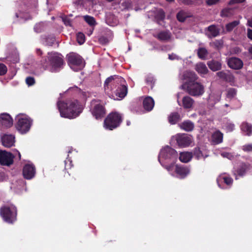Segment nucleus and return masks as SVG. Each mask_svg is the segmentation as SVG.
Wrapping results in <instances>:
<instances>
[{
    "mask_svg": "<svg viewBox=\"0 0 252 252\" xmlns=\"http://www.w3.org/2000/svg\"><path fill=\"white\" fill-rule=\"evenodd\" d=\"M217 75L218 76H220V72H217Z\"/></svg>",
    "mask_w": 252,
    "mask_h": 252,
    "instance_id": "obj_64",
    "label": "nucleus"
},
{
    "mask_svg": "<svg viewBox=\"0 0 252 252\" xmlns=\"http://www.w3.org/2000/svg\"><path fill=\"white\" fill-rule=\"evenodd\" d=\"M242 149L246 152H252V144H246L243 146Z\"/></svg>",
    "mask_w": 252,
    "mask_h": 252,
    "instance_id": "obj_49",
    "label": "nucleus"
},
{
    "mask_svg": "<svg viewBox=\"0 0 252 252\" xmlns=\"http://www.w3.org/2000/svg\"><path fill=\"white\" fill-rule=\"evenodd\" d=\"M180 127L187 131H190L193 129L194 126L193 123L191 121H186L181 124Z\"/></svg>",
    "mask_w": 252,
    "mask_h": 252,
    "instance_id": "obj_27",
    "label": "nucleus"
},
{
    "mask_svg": "<svg viewBox=\"0 0 252 252\" xmlns=\"http://www.w3.org/2000/svg\"><path fill=\"white\" fill-rule=\"evenodd\" d=\"M67 63L72 68L73 66H75L81 69L85 66L83 58L77 54H69L67 56Z\"/></svg>",
    "mask_w": 252,
    "mask_h": 252,
    "instance_id": "obj_10",
    "label": "nucleus"
},
{
    "mask_svg": "<svg viewBox=\"0 0 252 252\" xmlns=\"http://www.w3.org/2000/svg\"><path fill=\"white\" fill-rule=\"evenodd\" d=\"M193 157H195L197 159H200L201 158H204L206 156H204L201 150L199 147L195 148L192 152Z\"/></svg>",
    "mask_w": 252,
    "mask_h": 252,
    "instance_id": "obj_32",
    "label": "nucleus"
},
{
    "mask_svg": "<svg viewBox=\"0 0 252 252\" xmlns=\"http://www.w3.org/2000/svg\"><path fill=\"white\" fill-rule=\"evenodd\" d=\"M176 140L178 146L180 147H189L192 142V137L185 133L177 134Z\"/></svg>",
    "mask_w": 252,
    "mask_h": 252,
    "instance_id": "obj_12",
    "label": "nucleus"
},
{
    "mask_svg": "<svg viewBox=\"0 0 252 252\" xmlns=\"http://www.w3.org/2000/svg\"><path fill=\"white\" fill-rule=\"evenodd\" d=\"M83 93L81 89L76 86L68 89L67 93L73 95L74 98L67 99L65 101H59L57 102L58 108L62 117L73 119L80 115L82 112L83 107L77 98Z\"/></svg>",
    "mask_w": 252,
    "mask_h": 252,
    "instance_id": "obj_1",
    "label": "nucleus"
},
{
    "mask_svg": "<svg viewBox=\"0 0 252 252\" xmlns=\"http://www.w3.org/2000/svg\"><path fill=\"white\" fill-rule=\"evenodd\" d=\"M90 110L95 119H100L104 117L106 109L104 105L101 103L100 100L93 99L90 103Z\"/></svg>",
    "mask_w": 252,
    "mask_h": 252,
    "instance_id": "obj_7",
    "label": "nucleus"
},
{
    "mask_svg": "<svg viewBox=\"0 0 252 252\" xmlns=\"http://www.w3.org/2000/svg\"><path fill=\"white\" fill-rule=\"evenodd\" d=\"M235 9L231 8H226L221 10V16L229 17L234 14Z\"/></svg>",
    "mask_w": 252,
    "mask_h": 252,
    "instance_id": "obj_36",
    "label": "nucleus"
},
{
    "mask_svg": "<svg viewBox=\"0 0 252 252\" xmlns=\"http://www.w3.org/2000/svg\"><path fill=\"white\" fill-rule=\"evenodd\" d=\"M237 91L236 89L230 88L227 90L226 97L229 99L233 98L236 95Z\"/></svg>",
    "mask_w": 252,
    "mask_h": 252,
    "instance_id": "obj_40",
    "label": "nucleus"
},
{
    "mask_svg": "<svg viewBox=\"0 0 252 252\" xmlns=\"http://www.w3.org/2000/svg\"><path fill=\"white\" fill-rule=\"evenodd\" d=\"M56 41V38L54 36H48L45 38V42L48 46H52Z\"/></svg>",
    "mask_w": 252,
    "mask_h": 252,
    "instance_id": "obj_41",
    "label": "nucleus"
},
{
    "mask_svg": "<svg viewBox=\"0 0 252 252\" xmlns=\"http://www.w3.org/2000/svg\"><path fill=\"white\" fill-rule=\"evenodd\" d=\"M207 65L209 68L214 71L220 69V63L218 61L212 60L208 62Z\"/></svg>",
    "mask_w": 252,
    "mask_h": 252,
    "instance_id": "obj_28",
    "label": "nucleus"
},
{
    "mask_svg": "<svg viewBox=\"0 0 252 252\" xmlns=\"http://www.w3.org/2000/svg\"><path fill=\"white\" fill-rule=\"evenodd\" d=\"M7 72V67L6 65L3 63H0V76L4 75Z\"/></svg>",
    "mask_w": 252,
    "mask_h": 252,
    "instance_id": "obj_45",
    "label": "nucleus"
},
{
    "mask_svg": "<svg viewBox=\"0 0 252 252\" xmlns=\"http://www.w3.org/2000/svg\"><path fill=\"white\" fill-rule=\"evenodd\" d=\"M177 158V151L173 148L167 146L160 150L158 156V160L160 163L163 160L173 163L176 162Z\"/></svg>",
    "mask_w": 252,
    "mask_h": 252,
    "instance_id": "obj_6",
    "label": "nucleus"
},
{
    "mask_svg": "<svg viewBox=\"0 0 252 252\" xmlns=\"http://www.w3.org/2000/svg\"><path fill=\"white\" fill-rule=\"evenodd\" d=\"M77 40L79 44L80 45L83 44L85 41V36L84 34L81 32H79L77 35Z\"/></svg>",
    "mask_w": 252,
    "mask_h": 252,
    "instance_id": "obj_44",
    "label": "nucleus"
},
{
    "mask_svg": "<svg viewBox=\"0 0 252 252\" xmlns=\"http://www.w3.org/2000/svg\"><path fill=\"white\" fill-rule=\"evenodd\" d=\"M223 128L226 130V132H231L235 128V125L230 123L229 121H226V123H223Z\"/></svg>",
    "mask_w": 252,
    "mask_h": 252,
    "instance_id": "obj_37",
    "label": "nucleus"
},
{
    "mask_svg": "<svg viewBox=\"0 0 252 252\" xmlns=\"http://www.w3.org/2000/svg\"><path fill=\"white\" fill-rule=\"evenodd\" d=\"M126 124H127V126H130V121H127Z\"/></svg>",
    "mask_w": 252,
    "mask_h": 252,
    "instance_id": "obj_63",
    "label": "nucleus"
},
{
    "mask_svg": "<svg viewBox=\"0 0 252 252\" xmlns=\"http://www.w3.org/2000/svg\"><path fill=\"white\" fill-rule=\"evenodd\" d=\"M146 82L148 85H150L152 89L153 88L155 84V80L153 77L148 76L146 79Z\"/></svg>",
    "mask_w": 252,
    "mask_h": 252,
    "instance_id": "obj_47",
    "label": "nucleus"
},
{
    "mask_svg": "<svg viewBox=\"0 0 252 252\" xmlns=\"http://www.w3.org/2000/svg\"><path fill=\"white\" fill-rule=\"evenodd\" d=\"M122 5L124 9H127L131 5V3L129 0H125L122 3Z\"/></svg>",
    "mask_w": 252,
    "mask_h": 252,
    "instance_id": "obj_52",
    "label": "nucleus"
},
{
    "mask_svg": "<svg viewBox=\"0 0 252 252\" xmlns=\"http://www.w3.org/2000/svg\"><path fill=\"white\" fill-rule=\"evenodd\" d=\"M104 90L114 100L123 99L127 94V87L124 79L119 76H111L104 82Z\"/></svg>",
    "mask_w": 252,
    "mask_h": 252,
    "instance_id": "obj_2",
    "label": "nucleus"
},
{
    "mask_svg": "<svg viewBox=\"0 0 252 252\" xmlns=\"http://www.w3.org/2000/svg\"><path fill=\"white\" fill-rule=\"evenodd\" d=\"M63 22L66 26L72 27V20L69 18L68 16L63 15L61 16Z\"/></svg>",
    "mask_w": 252,
    "mask_h": 252,
    "instance_id": "obj_39",
    "label": "nucleus"
},
{
    "mask_svg": "<svg viewBox=\"0 0 252 252\" xmlns=\"http://www.w3.org/2000/svg\"><path fill=\"white\" fill-rule=\"evenodd\" d=\"M208 55L207 50L203 47L199 48L197 50V56L201 60H205Z\"/></svg>",
    "mask_w": 252,
    "mask_h": 252,
    "instance_id": "obj_33",
    "label": "nucleus"
},
{
    "mask_svg": "<svg viewBox=\"0 0 252 252\" xmlns=\"http://www.w3.org/2000/svg\"><path fill=\"white\" fill-rule=\"evenodd\" d=\"M175 172L178 178L184 179L189 174L190 170L186 166L176 165L175 166Z\"/></svg>",
    "mask_w": 252,
    "mask_h": 252,
    "instance_id": "obj_15",
    "label": "nucleus"
},
{
    "mask_svg": "<svg viewBox=\"0 0 252 252\" xmlns=\"http://www.w3.org/2000/svg\"><path fill=\"white\" fill-rule=\"evenodd\" d=\"M16 215V209L15 207L4 206L0 209V215L4 220L8 222H12Z\"/></svg>",
    "mask_w": 252,
    "mask_h": 252,
    "instance_id": "obj_8",
    "label": "nucleus"
},
{
    "mask_svg": "<svg viewBox=\"0 0 252 252\" xmlns=\"http://www.w3.org/2000/svg\"><path fill=\"white\" fill-rule=\"evenodd\" d=\"M14 155L5 150H0V164L10 166L13 163Z\"/></svg>",
    "mask_w": 252,
    "mask_h": 252,
    "instance_id": "obj_11",
    "label": "nucleus"
},
{
    "mask_svg": "<svg viewBox=\"0 0 252 252\" xmlns=\"http://www.w3.org/2000/svg\"><path fill=\"white\" fill-rule=\"evenodd\" d=\"M181 1L184 5H190L194 3L192 0H181Z\"/></svg>",
    "mask_w": 252,
    "mask_h": 252,
    "instance_id": "obj_54",
    "label": "nucleus"
},
{
    "mask_svg": "<svg viewBox=\"0 0 252 252\" xmlns=\"http://www.w3.org/2000/svg\"><path fill=\"white\" fill-rule=\"evenodd\" d=\"M221 156L223 158H226L229 160H233L235 158V155L229 152H221Z\"/></svg>",
    "mask_w": 252,
    "mask_h": 252,
    "instance_id": "obj_42",
    "label": "nucleus"
},
{
    "mask_svg": "<svg viewBox=\"0 0 252 252\" xmlns=\"http://www.w3.org/2000/svg\"><path fill=\"white\" fill-rule=\"evenodd\" d=\"M245 0H229L228 4L229 5H233L236 3H240L243 2Z\"/></svg>",
    "mask_w": 252,
    "mask_h": 252,
    "instance_id": "obj_53",
    "label": "nucleus"
},
{
    "mask_svg": "<svg viewBox=\"0 0 252 252\" xmlns=\"http://www.w3.org/2000/svg\"><path fill=\"white\" fill-rule=\"evenodd\" d=\"M249 168V165L244 163H241L237 169L235 170L236 173L240 176H243Z\"/></svg>",
    "mask_w": 252,
    "mask_h": 252,
    "instance_id": "obj_26",
    "label": "nucleus"
},
{
    "mask_svg": "<svg viewBox=\"0 0 252 252\" xmlns=\"http://www.w3.org/2000/svg\"><path fill=\"white\" fill-rule=\"evenodd\" d=\"M249 52H250V53L251 54H252V47H251L250 48V49H249Z\"/></svg>",
    "mask_w": 252,
    "mask_h": 252,
    "instance_id": "obj_62",
    "label": "nucleus"
},
{
    "mask_svg": "<svg viewBox=\"0 0 252 252\" xmlns=\"http://www.w3.org/2000/svg\"><path fill=\"white\" fill-rule=\"evenodd\" d=\"M36 53L38 56H41L43 54L42 51L40 49H36Z\"/></svg>",
    "mask_w": 252,
    "mask_h": 252,
    "instance_id": "obj_59",
    "label": "nucleus"
},
{
    "mask_svg": "<svg viewBox=\"0 0 252 252\" xmlns=\"http://www.w3.org/2000/svg\"><path fill=\"white\" fill-rule=\"evenodd\" d=\"M177 20L181 22H184L187 18L189 17L188 13L183 10L179 11L176 15Z\"/></svg>",
    "mask_w": 252,
    "mask_h": 252,
    "instance_id": "obj_35",
    "label": "nucleus"
},
{
    "mask_svg": "<svg viewBox=\"0 0 252 252\" xmlns=\"http://www.w3.org/2000/svg\"><path fill=\"white\" fill-rule=\"evenodd\" d=\"M219 177H220V176L217 178V181L218 185L219 187H220V182H219Z\"/></svg>",
    "mask_w": 252,
    "mask_h": 252,
    "instance_id": "obj_61",
    "label": "nucleus"
},
{
    "mask_svg": "<svg viewBox=\"0 0 252 252\" xmlns=\"http://www.w3.org/2000/svg\"><path fill=\"white\" fill-rule=\"evenodd\" d=\"M26 83L29 86H32L35 83V79L32 77H28L26 78Z\"/></svg>",
    "mask_w": 252,
    "mask_h": 252,
    "instance_id": "obj_50",
    "label": "nucleus"
},
{
    "mask_svg": "<svg viewBox=\"0 0 252 252\" xmlns=\"http://www.w3.org/2000/svg\"><path fill=\"white\" fill-rule=\"evenodd\" d=\"M12 118L8 113H1L0 114V128H4L10 127L13 125Z\"/></svg>",
    "mask_w": 252,
    "mask_h": 252,
    "instance_id": "obj_14",
    "label": "nucleus"
},
{
    "mask_svg": "<svg viewBox=\"0 0 252 252\" xmlns=\"http://www.w3.org/2000/svg\"><path fill=\"white\" fill-rule=\"evenodd\" d=\"M168 59L171 61H173V60H175L176 59V56L174 54H169L168 55Z\"/></svg>",
    "mask_w": 252,
    "mask_h": 252,
    "instance_id": "obj_57",
    "label": "nucleus"
},
{
    "mask_svg": "<svg viewBox=\"0 0 252 252\" xmlns=\"http://www.w3.org/2000/svg\"><path fill=\"white\" fill-rule=\"evenodd\" d=\"M45 62L51 66V71L53 72L58 71L63 67L64 63L63 57L61 54L54 52L48 53L45 58Z\"/></svg>",
    "mask_w": 252,
    "mask_h": 252,
    "instance_id": "obj_4",
    "label": "nucleus"
},
{
    "mask_svg": "<svg viewBox=\"0 0 252 252\" xmlns=\"http://www.w3.org/2000/svg\"><path fill=\"white\" fill-rule=\"evenodd\" d=\"M155 19L158 24L165 19V12L162 10H158L155 14Z\"/></svg>",
    "mask_w": 252,
    "mask_h": 252,
    "instance_id": "obj_34",
    "label": "nucleus"
},
{
    "mask_svg": "<svg viewBox=\"0 0 252 252\" xmlns=\"http://www.w3.org/2000/svg\"><path fill=\"white\" fill-rule=\"evenodd\" d=\"M44 29V26L42 23L36 24L34 27V31L36 33L41 32Z\"/></svg>",
    "mask_w": 252,
    "mask_h": 252,
    "instance_id": "obj_43",
    "label": "nucleus"
},
{
    "mask_svg": "<svg viewBox=\"0 0 252 252\" xmlns=\"http://www.w3.org/2000/svg\"><path fill=\"white\" fill-rule=\"evenodd\" d=\"M194 103V100L189 96H185L182 98V106L185 109L192 108Z\"/></svg>",
    "mask_w": 252,
    "mask_h": 252,
    "instance_id": "obj_22",
    "label": "nucleus"
},
{
    "mask_svg": "<svg viewBox=\"0 0 252 252\" xmlns=\"http://www.w3.org/2000/svg\"><path fill=\"white\" fill-rule=\"evenodd\" d=\"M217 0H207L206 3L207 5H212L217 3Z\"/></svg>",
    "mask_w": 252,
    "mask_h": 252,
    "instance_id": "obj_55",
    "label": "nucleus"
},
{
    "mask_svg": "<svg viewBox=\"0 0 252 252\" xmlns=\"http://www.w3.org/2000/svg\"><path fill=\"white\" fill-rule=\"evenodd\" d=\"M154 37L160 41H166L171 38V34L170 32L167 30L161 31L157 34H154Z\"/></svg>",
    "mask_w": 252,
    "mask_h": 252,
    "instance_id": "obj_18",
    "label": "nucleus"
},
{
    "mask_svg": "<svg viewBox=\"0 0 252 252\" xmlns=\"http://www.w3.org/2000/svg\"><path fill=\"white\" fill-rule=\"evenodd\" d=\"M185 82L181 88L186 93L193 96L202 95L204 93V87L201 83L196 81L198 77L193 71H186L183 75Z\"/></svg>",
    "mask_w": 252,
    "mask_h": 252,
    "instance_id": "obj_3",
    "label": "nucleus"
},
{
    "mask_svg": "<svg viewBox=\"0 0 252 252\" xmlns=\"http://www.w3.org/2000/svg\"><path fill=\"white\" fill-rule=\"evenodd\" d=\"M32 124V120L27 117L19 118L18 119V122L15 127L20 133L24 134L29 131Z\"/></svg>",
    "mask_w": 252,
    "mask_h": 252,
    "instance_id": "obj_9",
    "label": "nucleus"
},
{
    "mask_svg": "<svg viewBox=\"0 0 252 252\" xmlns=\"http://www.w3.org/2000/svg\"><path fill=\"white\" fill-rule=\"evenodd\" d=\"M227 64L231 68L240 69L243 67V63L239 58H231L228 60Z\"/></svg>",
    "mask_w": 252,
    "mask_h": 252,
    "instance_id": "obj_16",
    "label": "nucleus"
},
{
    "mask_svg": "<svg viewBox=\"0 0 252 252\" xmlns=\"http://www.w3.org/2000/svg\"><path fill=\"white\" fill-rule=\"evenodd\" d=\"M13 58L14 59L12 60L10 59V61H12L13 63H15L19 62V58L16 56H15Z\"/></svg>",
    "mask_w": 252,
    "mask_h": 252,
    "instance_id": "obj_58",
    "label": "nucleus"
},
{
    "mask_svg": "<svg viewBox=\"0 0 252 252\" xmlns=\"http://www.w3.org/2000/svg\"><path fill=\"white\" fill-rule=\"evenodd\" d=\"M192 158L193 154L192 152H182L180 154L179 159L182 162L188 163Z\"/></svg>",
    "mask_w": 252,
    "mask_h": 252,
    "instance_id": "obj_24",
    "label": "nucleus"
},
{
    "mask_svg": "<svg viewBox=\"0 0 252 252\" xmlns=\"http://www.w3.org/2000/svg\"><path fill=\"white\" fill-rule=\"evenodd\" d=\"M221 80L229 82L231 84L234 82L235 78L233 74L229 71H221Z\"/></svg>",
    "mask_w": 252,
    "mask_h": 252,
    "instance_id": "obj_23",
    "label": "nucleus"
},
{
    "mask_svg": "<svg viewBox=\"0 0 252 252\" xmlns=\"http://www.w3.org/2000/svg\"><path fill=\"white\" fill-rule=\"evenodd\" d=\"M143 104L144 109L149 112L154 108L155 102L153 98L151 96H147L143 100Z\"/></svg>",
    "mask_w": 252,
    "mask_h": 252,
    "instance_id": "obj_19",
    "label": "nucleus"
},
{
    "mask_svg": "<svg viewBox=\"0 0 252 252\" xmlns=\"http://www.w3.org/2000/svg\"><path fill=\"white\" fill-rule=\"evenodd\" d=\"M169 163V165H164L162 163V162H161V165L162 166H163L164 168H165L166 169L168 170V171H172L174 166V165L175 162H167Z\"/></svg>",
    "mask_w": 252,
    "mask_h": 252,
    "instance_id": "obj_48",
    "label": "nucleus"
},
{
    "mask_svg": "<svg viewBox=\"0 0 252 252\" xmlns=\"http://www.w3.org/2000/svg\"><path fill=\"white\" fill-rule=\"evenodd\" d=\"M122 115L119 112L109 113L104 121V127L109 130H113L119 127L123 122Z\"/></svg>",
    "mask_w": 252,
    "mask_h": 252,
    "instance_id": "obj_5",
    "label": "nucleus"
},
{
    "mask_svg": "<svg viewBox=\"0 0 252 252\" xmlns=\"http://www.w3.org/2000/svg\"><path fill=\"white\" fill-rule=\"evenodd\" d=\"M249 26L252 28V19L248 21Z\"/></svg>",
    "mask_w": 252,
    "mask_h": 252,
    "instance_id": "obj_60",
    "label": "nucleus"
},
{
    "mask_svg": "<svg viewBox=\"0 0 252 252\" xmlns=\"http://www.w3.org/2000/svg\"><path fill=\"white\" fill-rule=\"evenodd\" d=\"M211 44L215 49L219 51L220 50V41L217 40L211 43Z\"/></svg>",
    "mask_w": 252,
    "mask_h": 252,
    "instance_id": "obj_51",
    "label": "nucleus"
},
{
    "mask_svg": "<svg viewBox=\"0 0 252 252\" xmlns=\"http://www.w3.org/2000/svg\"><path fill=\"white\" fill-rule=\"evenodd\" d=\"M196 70L200 74H206L208 72L207 68L205 63H199L196 64L195 66Z\"/></svg>",
    "mask_w": 252,
    "mask_h": 252,
    "instance_id": "obj_29",
    "label": "nucleus"
},
{
    "mask_svg": "<svg viewBox=\"0 0 252 252\" xmlns=\"http://www.w3.org/2000/svg\"><path fill=\"white\" fill-rule=\"evenodd\" d=\"M240 23L239 21L235 20L227 24L225 26L226 32H230L234 30Z\"/></svg>",
    "mask_w": 252,
    "mask_h": 252,
    "instance_id": "obj_30",
    "label": "nucleus"
},
{
    "mask_svg": "<svg viewBox=\"0 0 252 252\" xmlns=\"http://www.w3.org/2000/svg\"><path fill=\"white\" fill-rule=\"evenodd\" d=\"M221 179H223L224 183L228 186L233 184V179L229 176H224Z\"/></svg>",
    "mask_w": 252,
    "mask_h": 252,
    "instance_id": "obj_46",
    "label": "nucleus"
},
{
    "mask_svg": "<svg viewBox=\"0 0 252 252\" xmlns=\"http://www.w3.org/2000/svg\"><path fill=\"white\" fill-rule=\"evenodd\" d=\"M210 142L213 145H216L220 143V131L217 130L215 131L212 135Z\"/></svg>",
    "mask_w": 252,
    "mask_h": 252,
    "instance_id": "obj_25",
    "label": "nucleus"
},
{
    "mask_svg": "<svg viewBox=\"0 0 252 252\" xmlns=\"http://www.w3.org/2000/svg\"><path fill=\"white\" fill-rule=\"evenodd\" d=\"M85 21L91 26H94L96 25L95 18L91 16H84Z\"/></svg>",
    "mask_w": 252,
    "mask_h": 252,
    "instance_id": "obj_38",
    "label": "nucleus"
},
{
    "mask_svg": "<svg viewBox=\"0 0 252 252\" xmlns=\"http://www.w3.org/2000/svg\"><path fill=\"white\" fill-rule=\"evenodd\" d=\"M1 139L4 147L10 148L14 145L15 137L11 134L4 135Z\"/></svg>",
    "mask_w": 252,
    "mask_h": 252,
    "instance_id": "obj_17",
    "label": "nucleus"
},
{
    "mask_svg": "<svg viewBox=\"0 0 252 252\" xmlns=\"http://www.w3.org/2000/svg\"><path fill=\"white\" fill-rule=\"evenodd\" d=\"M208 31L210 32L209 36L213 38V37H216L219 34V31L217 27L214 25L210 26L208 27Z\"/></svg>",
    "mask_w": 252,
    "mask_h": 252,
    "instance_id": "obj_31",
    "label": "nucleus"
},
{
    "mask_svg": "<svg viewBox=\"0 0 252 252\" xmlns=\"http://www.w3.org/2000/svg\"><path fill=\"white\" fill-rule=\"evenodd\" d=\"M36 173V168L32 163L26 164L22 170L23 177L27 180H31L34 177Z\"/></svg>",
    "mask_w": 252,
    "mask_h": 252,
    "instance_id": "obj_13",
    "label": "nucleus"
},
{
    "mask_svg": "<svg viewBox=\"0 0 252 252\" xmlns=\"http://www.w3.org/2000/svg\"><path fill=\"white\" fill-rule=\"evenodd\" d=\"M240 128L244 135L248 136L252 135V125L251 124L244 122L241 124Z\"/></svg>",
    "mask_w": 252,
    "mask_h": 252,
    "instance_id": "obj_20",
    "label": "nucleus"
},
{
    "mask_svg": "<svg viewBox=\"0 0 252 252\" xmlns=\"http://www.w3.org/2000/svg\"><path fill=\"white\" fill-rule=\"evenodd\" d=\"M168 122L170 125H174L181 120V117L179 113L177 112H173L169 115Z\"/></svg>",
    "mask_w": 252,
    "mask_h": 252,
    "instance_id": "obj_21",
    "label": "nucleus"
},
{
    "mask_svg": "<svg viewBox=\"0 0 252 252\" xmlns=\"http://www.w3.org/2000/svg\"><path fill=\"white\" fill-rule=\"evenodd\" d=\"M248 37L252 39V30L248 29L247 32Z\"/></svg>",
    "mask_w": 252,
    "mask_h": 252,
    "instance_id": "obj_56",
    "label": "nucleus"
}]
</instances>
